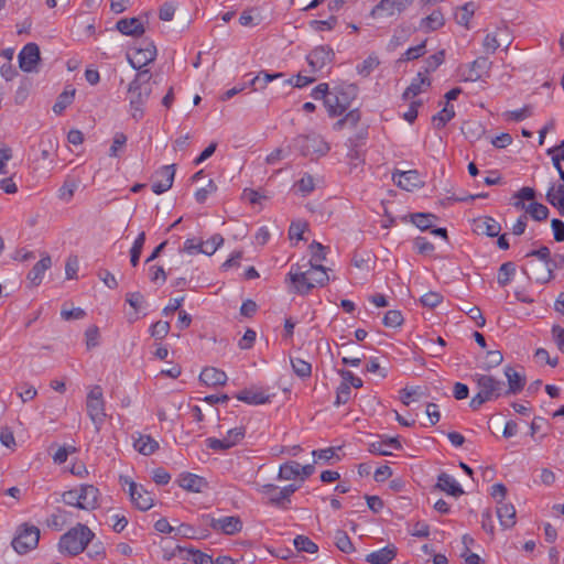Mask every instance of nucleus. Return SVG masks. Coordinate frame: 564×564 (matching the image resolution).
<instances>
[{
  "instance_id": "obj_17",
  "label": "nucleus",
  "mask_w": 564,
  "mask_h": 564,
  "mask_svg": "<svg viewBox=\"0 0 564 564\" xmlns=\"http://www.w3.org/2000/svg\"><path fill=\"white\" fill-rule=\"evenodd\" d=\"M175 165H164L160 167L153 175L152 191L160 195L167 192L174 182Z\"/></svg>"
},
{
  "instance_id": "obj_44",
  "label": "nucleus",
  "mask_w": 564,
  "mask_h": 564,
  "mask_svg": "<svg viewBox=\"0 0 564 564\" xmlns=\"http://www.w3.org/2000/svg\"><path fill=\"white\" fill-rule=\"evenodd\" d=\"M549 208L540 203L533 202L528 204L527 214L536 221L545 220L549 216Z\"/></svg>"
},
{
  "instance_id": "obj_23",
  "label": "nucleus",
  "mask_w": 564,
  "mask_h": 564,
  "mask_svg": "<svg viewBox=\"0 0 564 564\" xmlns=\"http://www.w3.org/2000/svg\"><path fill=\"white\" fill-rule=\"evenodd\" d=\"M178 485L184 490L191 492H203L208 487L204 477L191 473L182 474L178 479Z\"/></svg>"
},
{
  "instance_id": "obj_29",
  "label": "nucleus",
  "mask_w": 564,
  "mask_h": 564,
  "mask_svg": "<svg viewBox=\"0 0 564 564\" xmlns=\"http://www.w3.org/2000/svg\"><path fill=\"white\" fill-rule=\"evenodd\" d=\"M51 265V257L48 254H45L30 270L28 279L31 281L32 284L39 285L43 280L45 271L48 270Z\"/></svg>"
},
{
  "instance_id": "obj_32",
  "label": "nucleus",
  "mask_w": 564,
  "mask_h": 564,
  "mask_svg": "<svg viewBox=\"0 0 564 564\" xmlns=\"http://www.w3.org/2000/svg\"><path fill=\"white\" fill-rule=\"evenodd\" d=\"M393 181L397 185L405 191H412L420 183L416 171H405L393 174Z\"/></svg>"
},
{
  "instance_id": "obj_50",
  "label": "nucleus",
  "mask_w": 564,
  "mask_h": 564,
  "mask_svg": "<svg viewBox=\"0 0 564 564\" xmlns=\"http://www.w3.org/2000/svg\"><path fill=\"white\" fill-rule=\"evenodd\" d=\"M145 242V234L142 231L135 238L132 248L130 250V262L133 267H137L139 263V259Z\"/></svg>"
},
{
  "instance_id": "obj_52",
  "label": "nucleus",
  "mask_w": 564,
  "mask_h": 564,
  "mask_svg": "<svg viewBox=\"0 0 564 564\" xmlns=\"http://www.w3.org/2000/svg\"><path fill=\"white\" fill-rule=\"evenodd\" d=\"M360 118L361 116L358 109L350 110L344 118L335 123L334 128L337 130H340L344 126L354 128L358 124Z\"/></svg>"
},
{
  "instance_id": "obj_33",
  "label": "nucleus",
  "mask_w": 564,
  "mask_h": 564,
  "mask_svg": "<svg viewBox=\"0 0 564 564\" xmlns=\"http://www.w3.org/2000/svg\"><path fill=\"white\" fill-rule=\"evenodd\" d=\"M505 375L508 379L509 386L508 390L505 392L506 394H517L523 389L525 384V378L521 373L511 367H507L505 369Z\"/></svg>"
},
{
  "instance_id": "obj_9",
  "label": "nucleus",
  "mask_w": 564,
  "mask_h": 564,
  "mask_svg": "<svg viewBox=\"0 0 564 564\" xmlns=\"http://www.w3.org/2000/svg\"><path fill=\"white\" fill-rule=\"evenodd\" d=\"M294 145L301 152L302 155H325L328 153L330 147L325 139L316 133H310L306 135H299L294 139Z\"/></svg>"
},
{
  "instance_id": "obj_27",
  "label": "nucleus",
  "mask_w": 564,
  "mask_h": 564,
  "mask_svg": "<svg viewBox=\"0 0 564 564\" xmlns=\"http://www.w3.org/2000/svg\"><path fill=\"white\" fill-rule=\"evenodd\" d=\"M436 487L454 497H459L464 494L463 488L456 481V479L446 473L438 475Z\"/></svg>"
},
{
  "instance_id": "obj_43",
  "label": "nucleus",
  "mask_w": 564,
  "mask_h": 564,
  "mask_svg": "<svg viewBox=\"0 0 564 564\" xmlns=\"http://www.w3.org/2000/svg\"><path fill=\"white\" fill-rule=\"evenodd\" d=\"M462 130L470 141L478 140L485 133L484 126L477 121L465 122Z\"/></svg>"
},
{
  "instance_id": "obj_24",
  "label": "nucleus",
  "mask_w": 564,
  "mask_h": 564,
  "mask_svg": "<svg viewBox=\"0 0 564 564\" xmlns=\"http://www.w3.org/2000/svg\"><path fill=\"white\" fill-rule=\"evenodd\" d=\"M227 379L226 372L215 367H205L199 375L200 382L207 387L224 386Z\"/></svg>"
},
{
  "instance_id": "obj_13",
  "label": "nucleus",
  "mask_w": 564,
  "mask_h": 564,
  "mask_svg": "<svg viewBox=\"0 0 564 564\" xmlns=\"http://www.w3.org/2000/svg\"><path fill=\"white\" fill-rule=\"evenodd\" d=\"M334 51L328 45H319L312 50L306 61L310 66L311 73H317L329 66L334 59Z\"/></svg>"
},
{
  "instance_id": "obj_5",
  "label": "nucleus",
  "mask_w": 564,
  "mask_h": 564,
  "mask_svg": "<svg viewBox=\"0 0 564 564\" xmlns=\"http://www.w3.org/2000/svg\"><path fill=\"white\" fill-rule=\"evenodd\" d=\"M527 258H536L541 264L531 261L530 267L535 272L534 280L538 283H546L553 278V271L556 268L555 259H552L551 251L547 247L542 246L536 250H532L525 254Z\"/></svg>"
},
{
  "instance_id": "obj_42",
  "label": "nucleus",
  "mask_w": 564,
  "mask_h": 564,
  "mask_svg": "<svg viewBox=\"0 0 564 564\" xmlns=\"http://www.w3.org/2000/svg\"><path fill=\"white\" fill-rule=\"evenodd\" d=\"M75 97V89H65L59 96L57 97L56 102L53 106V111L56 115H61L74 100Z\"/></svg>"
},
{
  "instance_id": "obj_62",
  "label": "nucleus",
  "mask_w": 564,
  "mask_h": 564,
  "mask_svg": "<svg viewBox=\"0 0 564 564\" xmlns=\"http://www.w3.org/2000/svg\"><path fill=\"white\" fill-rule=\"evenodd\" d=\"M351 397V389L347 387L346 383H340L336 391V400L334 402L335 406H340L343 404H346Z\"/></svg>"
},
{
  "instance_id": "obj_28",
  "label": "nucleus",
  "mask_w": 564,
  "mask_h": 564,
  "mask_svg": "<svg viewBox=\"0 0 564 564\" xmlns=\"http://www.w3.org/2000/svg\"><path fill=\"white\" fill-rule=\"evenodd\" d=\"M497 517L503 529H511L516 524V508L511 503H498Z\"/></svg>"
},
{
  "instance_id": "obj_18",
  "label": "nucleus",
  "mask_w": 564,
  "mask_h": 564,
  "mask_svg": "<svg viewBox=\"0 0 564 564\" xmlns=\"http://www.w3.org/2000/svg\"><path fill=\"white\" fill-rule=\"evenodd\" d=\"M256 490L267 499L268 505L283 510L289 509V503L278 486L273 484H256Z\"/></svg>"
},
{
  "instance_id": "obj_61",
  "label": "nucleus",
  "mask_w": 564,
  "mask_h": 564,
  "mask_svg": "<svg viewBox=\"0 0 564 564\" xmlns=\"http://www.w3.org/2000/svg\"><path fill=\"white\" fill-rule=\"evenodd\" d=\"M338 373L343 378L341 383H346L347 387L351 389V387L359 389L362 387V380L355 376L350 370H338Z\"/></svg>"
},
{
  "instance_id": "obj_35",
  "label": "nucleus",
  "mask_w": 564,
  "mask_h": 564,
  "mask_svg": "<svg viewBox=\"0 0 564 564\" xmlns=\"http://www.w3.org/2000/svg\"><path fill=\"white\" fill-rule=\"evenodd\" d=\"M546 200L564 217V183L552 185L546 193Z\"/></svg>"
},
{
  "instance_id": "obj_63",
  "label": "nucleus",
  "mask_w": 564,
  "mask_h": 564,
  "mask_svg": "<svg viewBox=\"0 0 564 564\" xmlns=\"http://www.w3.org/2000/svg\"><path fill=\"white\" fill-rule=\"evenodd\" d=\"M87 349L95 348L99 345V328L96 325L89 326L85 332Z\"/></svg>"
},
{
  "instance_id": "obj_55",
  "label": "nucleus",
  "mask_w": 564,
  "mask_h": 564,
  "mask_svg": "<svg viewBox=\"0 0 564 564\" xmlns=\"http://www.w3.org/2000/svg\"><path fill=\"white\" fill-rule=\"evenodd\" d=\"M297 187V191L303 195L306 196L311 194L315 189V181L314 177L307 173H305L296 183L295 185Z\"/></svg>"
},
{
  "instance_id": "obj_19",
  "label": "nucleus",
  "mask_w": 564,
  "mask_h": 564,
  "mask_svg": "<svg viewBox=\"0 0 564 564\" xmlns=\"http://www.w3.org/2000/svg\"><path fill=\"white\" fill-rule=\"evenodd\" d=\"M77 498L80 502L78 509L91 511L95 510L99 502V489L94 485H82L77 488Z\"/></svg>"
},
{
  "instance_id": "obj_30",
  "label": "nucleus",
  "mask_w": 564,
  "mask_h": 564,
  "mask_svg": "<svg viewBox=\"0 0 564 564\" xmlns=\"http://www.w3.org/2000/svg\"><path fill=\"white\" fill-rule=\"evenodd\" d=\"M431 85V82L427 76L423 75L422 73H419L411 82L410 86L404 90L402 97L403 99L408 100L411 98H414L426 87Z\"/></svg>"
},
{
  "instance_id": "obj_51",
  "label": "nucleus",
  "mask_w": 564,
  "mask_h": 564,
  "mask_svg": "<svg viewBox=\"0 0 564 564\" xmlns=\"http://www.w3.org/2000/svg\"><path fill=\"white\" fill-rule=\"evenodd\" d=\"M224 243V238L221 235L216 234L212 236L208 240L203 241L202 240V253L212 256L214 254L217 249Z\"/></svg>"
},
{
  "instance_id": "obj_36",
  "label": "nucleus",
  "mask_w": 564,
  "mask_h": 564,
  "mask_svg": "<svg viewBox=\"0 0 564 564\" xmlns=\"http://www.w3.org/2000/svg\"><path fill=\"white\" fill-rule=\"evenodd\" d=\"M135 451L149 456L159 449V443L150 435H140L133 443Z\"/></svg>"
},
{
  "instance_id": "obj_16",
  "label": "nucleus",
  "mask_w": 564,
  "mask_h": 564,
  "mask_svg": "<svg viewBox=\"0 0 564 564\" xmlns=\"http://www.w3.org/2000/svg\"><path fill=\"white\" fill-rule=\"evenodd\" d=\"M19 66L25 73L39 70L41 62L40 47L36 43H28L18 55Z\"/></svg>"
},
{
  "instance_id": "obj_59",
  "label": "nucleus",
  "mask_w": 564,
  "mask_h": 564,
  "mask_svg": "<svg viewBox=\"0 0 564 564\" xmlns=\"http://www.w3.org/2000/svg\"><path fill=\"white\" fill-rule=\"evenodd\" d=\"M77 189V184L74 181L66 180L58 189V198L68 203Z\"/></svg>"
},
{
  "instance_id": "obj_57",
  "label": "nucleus",
  "mask_w": 564,
  "mask_h": 564,
  "mask_svg": "<svg viewBox=\"0 0 564 564\" xmlns=\"http://www.w3.org/2000/svg\"><path fill=\"white\" fill-rule=\"evenodd\" d=\"M386 327L395 328L402 325L403 316L402 313L398 310L388 311L382 321Z\"/></svg>"
},
{
  "instance_id": "obj_3",
  "label": "nucleus",
  "mask_w": 564,
  "mask_h": 564,
  "mask_svg": "<svg viewBox=\"0 0 564 564\" xmlns=\"http://www.w3.org/2000/svg\"><path fill=\"white\" fill-rule=\"evenodd\" d=\"M474 379L478 392L471 398L469 406L477 411L484 403L498 399L503 394V382L488 375L476 373Z\"/></svg>"
},
{
  "instance_id": "obj_22",
  "label": "nucleus",
  "mask_w": 564,
  "mask_h": 564,
  "mask_svg": "<svg viewBox=\"0 0 564 564\" xmlns=\"http://www.w3.org/2000/svg\"><path fill=\"white\" fill-rule=\"evenodd\" d=\"M474 231L478 235L497 237L501 231L500 224L490 216L478 217L474 220Z\"/></svg>"
},
{
  "instance_id": "obj_49",
  "label": "nucleus",
  "mask_w": 564,
  "mask_h": 564,
  "mask_svg": "<svg viewBox=\"0 0 564 564\" xmlns=\"http://www.w3.org/2000/svg\"><path fill=\"white\" fill-rule=\"evenodd\" d=\"M293 544L299 552H306L313 554L318 551V546L310 538L305 535H297L294 539Z\"/></svg>"
},
{
  "instance_id": "obj_15",
  "label": "nucleus",
  "mask_w": 564,
  "mask_h": 564,
  "mask_svg": "<svg viewBox=\"0 0 564 564\" xmlns=\"http://www.w3.org/2000/svg\"><path fill=\"white\" fill-rule=\"evenodd\" d=\"M156 57V47L152 42H144L128 54V61L134 69H141Z\"/></svg>"
},
{
  "instance_id": "obj_6",
  "label": "nucleus",
  "mask_w": 564,
  "mask_h": 564,
  "mask_svg": "<svg viewBox=\"0 0 564 564\" xmlns=\"http://www.w3.org/2000/svg\"><path fill=\"white\" fill-rule=\"evenodd\" d=\"M40 540V529L28 523L21 524L11 542L12 547L19 554H26L35 549Z\"/></svg>"
},
{
  "instance_id": "obj_20",
  "label": "nucleus",
  "mask_w": 564,
  "mask_h": 564,
  "mask_svg": "<svg viewBox=\"0 0 564 564\" xmlns=\"http://www.w3.org/2000/svg\"><path fill=\"white\" fill-rule=\"evenodd\" d=\"M239 401L251 405H260L271 402V395L267 390L258 387H251L239 391L236 394Z\"/></svg>"
},
{
  "instance_id": "obj_34",
  "label": "nucleus",
  "mask_w": 564,
  "mask_h": 564,
  "mask_svg": "<svg viewBox=\"0 0 564 564\" xmlns=\"http://www.w3.org/2000/svg\"><path fill=\"white\" fill-rule=\"evenodd\" d=\"M283 73H274L270 74L265 70H261L258 75L253 76L249 82L248 85L251 87L253 91L263 90L269 83H271L274 79L282 78Z\"/></svg>"
},
{
  "instance_id": "obj_39",
  "label": "nucleus",
  "mask_w": 564,
  "mask_h": 564,
  "mask_svg": "<svg viewBox=\"0 0 564 564\" xmlns=\"http://www.w3.org/2000/svg\"><path fill=\"white\" fill-rule=\"evenodd\" d=\"M180 552H186V560H191L194 564H214L213 557L207 553L193 547H181L177 546Z\"/></svg>"
},
{
  "instance_id": "obj_37",
  "label": "nucleus",
  "mask_w": 564,
  "mask_h": 564,
  "mask_svg": "<svg viewBox=\"0 0 564 564\" xmlns=\"http://www.w3.org/2000/svg\"><path fill=\"white\" fill-rule=\"evenodd\" d=\"M445 24V19L440 10L432 11L426 18L421 20L420 26L426 32L441 29Z\"/></svg>"
},
{
  "instance_id": "obj_10",
  "label": "nucleus",
  "mask_w": 564,
  "mask_h": 564,
  "mask_svg": "<svg viewBox=\"0 0 564 564\" xmlns=\"http://www.w3.org/2000/svg\"><path fill=\"white\" fill-rule=\"evenodd\" d=\"M415 0H380L370 11L372 19L400 17L414 4Z\"/></svg>"
},
{
  "instance_id": "obj_2",
  "label": "nucleus",
  "mask_w": 564,
  "mask_h": 564,
  "mask_svg": "<svg viewBox=\"0 0 564 564\" xmlns=\"http://www.w3.org/2000/svg\"><path fill=\"white\" fill-rule=\"evenodd\" d=\"M150 77L148 69L141 70L128 87L130 112L135 121L143 118L144 105L151 95Z\"/></svg>"
},
{
  "instance_id": "obj_46",
  "label": "nucleus",
  "mask_w": 564,
  "mask_h": 564,
  "mask_svg": "<svg viewBox=\"0 0 564 564\" xmlns=\"http://www.w3.org/2000/svg\"><path fill=\"white\" fill-rule=\"evenodd\" d=\"M291 366L296 376L300 378H308L312 373V366L308 361L301 358L292 357Z\"/></svg>"
},
{
  "instance_id": "obj_31",
  "label": "nucleus",
  "mask_w": 564,
  "mask_h": 564,
  "mask_svg": "<svg viewBox=\"0 0 564 564\" xmlns=\"http://www.w3.org/2000/svg\"><path fill=\"white\" fill-rule=\"evenodd\" d=\"M117 29L124 35L139 36L144 33L143 24L137 18L119 20L117 22Z\"/></svg>"
},
{
  "instance_id": "obj_64",
  "label": "nucleus",
  "mask_w": 564,
  "mask_h": 564,
  "mask_svg": "<svg viewBox=\"0 0 564 564\" xmlns=\"http://www.w3.org/2000/svg\"><path fill=\"white\" fill-rule=\"evenodd\" d=\"M482 46L486 52L488 53H495L498 47H500V43L498 40V28L491 32L488 33L482 42Z\"/></svg>"
},
{
  "instance_id": "obj_12",
  "label": "nucleus",
  "mask_w": 564,
  "mask_h": 564,
  "mask_svg": "<svg viewBox=\"0 0 564 564\" xmlns=\"http://www.w3.org/2000/svg\"><path fill=\"white\" fill-rule=\"evenodd\" d=\"M490 68L491 62L487 57L480 56L474 62L462 66L459 74L465 82H477L485 76H489Z\"/></svg>"
},
{
  "instance_id": "obj_56",
  "label": "nucleus",
  "mask_w": 564,
  "mask_h": 564,
  "mask_svg": "<svg viewBox=\"0 0 564 564\" xmlns=\"http://www.w3.org/2000/svg\"><path fill=\"white\" fill-rule=\"evenodd\" d=\"M170 323L166 321H158L150 327V334L155 339H163L170 332Z\"/></svg>"
},
{
  "instance_id": "obj_53",
  "label": "nucleus",
  "mask_w": 564,
  "mask_h": 564,
  "mask_svg": "<svg viewBox=\"0 0 564 564\" xmlns=\"http://www.w3.org/2000/svg\"><path fill=\"white\" fill-rule=\"evenodd\" d=\"M335 543L336 546L344 553H351L354 551V545L350 541V538L343 530H337L335 534Z\"/></svg>"
},
{
  "instance_id": "obj_41",
  "label": "nucleus",
  "mask_w": 564,
  "mask_h": 564,
  "mask_svg": "<svg viewBox=\"0 0 564 564\" xmlns=\"http://www.w3.org/2000/svg\"><path fill=\"white\" fill-rule=\"evenodd\" d=\"M516 274V264L513 262H505L498 270L497 282L500 286H506L510 283Z\"/></svg>"
},
{
  "instance_id": "obj_48",
  "label": "nucleus",
  "mask_w": 564,
  "mask_h": 564,
  "mask_svg": "<svg viewBox=\"0 0 564 564\" xmlns=\"http://www.w3.org/2000/svg\"><path fill=\"white\" fill-rule=\"evenodd\" d=\"M56 147L57 141L52 135H43L40 142L41 158L43 160L51 159L52 154L56 150Z\"/></svg>"
},
{
  "instance_id": "obj_40",
  "label": "nucleus",
  "mask_w": 564,
  "mask_h": 564,
  "mask_svg": "<svg viewBox=\"0 0 564 564\" xmlns=\"http://www.w3.org/2000/svg\"><path fill=\"white\" fill-rule=\"evenodd\" d=\"M455 116L454 107L449 104H445L443 109L433 116L432 121L436 129H442L446 123L452 120Z\"/></svg>"
},
{
  "instance_id": "obj_25",
  "label": "nucleus",
  "mask_w": 564,
  "mask_h": 564,
  "mask_svg": "<svg viewBox=\"0 0 564 564\" xmlns=\"http://www.w3.org/2000/svg\"><path fill=\"white\" fill-rule=\"evenodd\" d=\"M397 556V547L388 544L384 547L373 551L366 556V562L370 564H389Z\"/></svg>"
},
{
  "instance_id": "obj_45",
  "label": "nucleus",
  "mask_w": 564,
  "mask_h": 564,
  "mask_svg": "<svg viewBox=\"0 0 564 564\" xmlns=\"http://www.w3.org/2000/svg\"><path fill=\"white\" fill-rule=\"evenodd\" d=\"M532 116V107L527 105L521 109L509 110L502 113L506 121L520 122Z\"/></svg>"
},
{
  "instance_id": "obj_54",
  "label": "nucleus",
  "mask_w": 564,
  "mask_h": 564,
  "mask_svg": "<svg viewBox=\"0 0 564 564\" xmlns=\"http://www.w3.org/2000/svg\"><path fill=\"white\" fill-rule=\"evenodd\" d=\"M127 140L128 138L123 132H116L112 139V144L109 150V156H119V152L122 151L126 147Z\"/></svg>"
},
{
  "instance_id": "obj_1",
  "label": "nucleus",
  "mask_w": 564,
  "mask_h": 564,
  "mask_svg": "<svg viewBox=\"0 0 564 564\" xmlns=\"http://www.w3.org/2000/svg\"><path fill=\"white\" fill-rule=\"evenodd\" d=\"M288 279L294 291L301 295L308 294L314 288H323L329 281L327 269L313 261L292 264Z\"/></svg>"
},
{
  "instance_id": "obj_26",
  "label": "nucleus",
  "mask_w": 564,
  "mask_h": 564,
  "mask_svg": "<svg viewBox=\"0 0 564 564\" xmlns=\"http://www.w3.org/2000/svg\"><path fill=\"white\" fill-rule=\"evenodd\" d=\"M402 445L397 437H389L387 440L376 441L369 444V452L372 454L389 456L391 449H401Z\"/></svg>"
},
{
  "instance_id": "obj_11",
  "label": "nucleus",
  "mask_w": 564,
  "mask_h": 564,
  "mask_svg": "<svg viewBox=\"0 0 564 564\" xmlns=\"http://www.w3.org/2000/svg\"><path fill=\"white\" fill-rule=\"evenodd\" d=\"M122 485L129 486L130 500L139 510L147 511L152 508L154 498L153 495L148 491L142 485H139L128 477H120Z\"/></svg>"
},
{
  "instance_id": "obj_47",
  "label": "nucleus",
  "mask_w": 564,
  "mask_h": 564,
  "mask_svg": "<svg viewBox=\"0 0 564 564\" xmlns=\"http://www.w3.org/2000/svg\"><path fill=\"white\" fill-rule=\"evenodd\" d=\"M475 4L473 2L465 3L455 14L458 24L468 26L470 19L475 13Z\"/></svg>"
},
{
  "instance_id": "obj_60",
  "label": "nucleus",
  "mask_w": 564,
  "mask_h": 564,
  "mask_svg": "<svg viewBox=\"0 0 564 564\" xmlns=\"http://www.w3.org/2000/svg\"><path fill=\"white\" fill-rule=\"evenodd\" d=\"M435 218L432 214L417 213L412 215L413 224L421 230H427L432 227V221Z\"/></svg>"
},
{
  "instance_id": "obj_21",
  "label": "nucleus",
  "mask_w": 564,
  "mask_h": 564,
  "mask_svg": "<svg viewBox=\"0 0 564 564\" xmlns=\"http://www.w3.org/2000/svg\"><path fill=\"white\" fill-rule=\"evenodd\" d=\"M210 528L227 535H232L241 531L242 522L239 517H221L218 519L212 518Z\"/></svg>"
},
{
  "instance_id": "obj_38",
  "label": "nucleus",
  "mask_w": 564,
  "mask_h": 564,
  "mask_svg": "<svg viewBox=\"0 0 564 564\" xmlns=\"http://www.w3.org/2000/svg\"><path fill=\"white\" fill-rule=\"evenodd\" d=\"M279 480H296L300 479V463L295 460H289L280 465Z\"/></svg>"
},
{
  "instance_id": "obj_8",
  "label": "nucleus",
  "mask_w": 564,
  "mask_h": 564,
  "mask_svg": "<svg viewBox=\"0 0 564 564\" xmlns=\"http://www.w3.org/2000/svg\"><path fill=\"white\" fill-rule=\"evenodd\" d=\"M355 98V88L349 86L347 89L336 88L325 98V107L329 117H338L350 106Z\"/></svg>"
},
{
  "instance_id": "obj_7",
  "label": "nucleus",
  "mask_w": 564,
  "mask_h": 564,
  "mask_svg": "<svg viewBox=\"0 0 564 564\" xmlns=\"http://www.w3.org/2000/svg\"><path fill=\"white\" fill-rule=\"evenodd\" d=\"M86 409L96 431H99L106 419L105 400L102 389L99 386H95L89 390L86 399Z\"/></svg>"
},
{
  "instance_id": "obj_58",
  "label": "nucleus",
  "mask_w": 564,
  "mask_h": 564,
  "mask_svg": "<svg viewBox=\"0 0 564 564\" xmlns=\"http://www.w3.org/2000/svg\"><path fill=\"white\" fill-rule=\"evenodd\" d=\"M337 24V18L330 17L327 20H313L310 22L312 30L316 32L330 31Z\"/></svg>"
},
{
  "instance_id": "obj_14",
  "label": "nucleus",
  "mask_w": 564,
  "mask_h": 564,
  "mask_svg": "<svg viewBox=\"0 0 564 564\" xmlns=\"http://www.w3.org/2000/svg\"><path fill=\"white\" fill-rule=\"evenodd\" d=\"M246 430L243 426H237L227 432L223 438L208 437L206 445L213 451H226L236 446L240 441L243 440Z\"/></svg>"
},
{
  "instance_id": "obj_4",
  "label": "nucleus",
  "mask_w": 564,
  "mask_h": 564,
  "mask_svg": "<svg viewBox=\"0 0 564 564\" xmlns=\"http://www.w3.org/2000/svg\"><path fill=\"white\" fill-rule=\"evenodd\" d=\"M94 536L95 533L87 525L78 523L62 535L58 546L62 552L75 556L87 547Z\"/></svg>"
}]
</instances>
